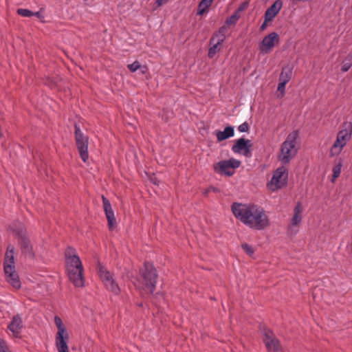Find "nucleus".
Wrapping results in <instances>:
<instances>
[{"label":"nucleus","mask_w":352,"mask_h":352,"mask_svg":"<svg viewBox=\"0 0 352 352\" xmlns=\"http://www.w3.org/2000/svg\"><path fill=\"white\" fill-rule=\"evenodd\" d=\"M231 210L236 219L252 229L263 230L270 225L265 210L256 205L234 202Z\"/></svg>","instance_id":"nucleus-1"},{"label":"nucleus","mask_w":352,"mask_h":352,"mask_svg":"<svg viewBox=\"0 0 352 352\" xmlns=\"http://www.w3.org/2000/svg\"><path fill=\"white\" fill-rule=\"evenodd\" d=\"M66 270L69 280L76 287L85 285L84 268L75 248L68 246L65 251Z\"/></svg>","instance_id":"nucleus-2"},{"label":"nucleus","mask_w":352,"mask_h":352,"mask_svg":"<svg viewBox=\"0 0 352 352\" xmlns=\"http://www.w3.org/2000/svg\"><path fill=\"white\" fill-rule=\"evenodd\" d=\"M14 250V246L11 245L8 246L4 257L3 269L7 282L14 288L19 289L21 281L15 270Z\"/></svg>","instance_id":"nucleus-3"},{"label":"nucleus","mask_w":352,"mask_h":352,"mask_svg":"<svg viewBox=\"0 0 352 352\" xmlns=\"http://www.w3.org/2000/svg\"><path fill=\"white\" fill-rule=\"evenodd\" d=\"M298 137V131H293L289 133L286 140L282 143L280 148V155L279 160L283 164H287L291 160L294 158L297 153L298 148L296 147V139Z\"/></svg>","instance_id":"nucleus-4"},{"label":"nucleus","mask_w":352,"mask_h":352,"mask_svg":"<svg viewBox=\"0 0 352 352\" xmlns=\"http://www.w3.org/2000/svg\"><path fill=\"white\" fill-rule=\"evenodd\" d=\"M139 273L142 283L149 292L153 294L158 278L157 272L154 265L148 261H145L143 266L140 268Z\"/></svg>","instance_id":"nucleus-5"},{"label":"nucleus","mask_w":352,"mask_h":352,"mask_svg":"<svg viewBox=\"0 0 352 352\" xmlns=\"http://www.w3.org/2000/svg\"><path fill=\"white\" fill-rule=\"evenodd\" d=\"M342 129L340 130L331 148V156H334L341 152L342 148L346 145V142L351 139L352 134V124L349 122H344L342 124Z\"/></svg>","instance_id":"nucleus-6"},{"label":"nucleus","mask_w":352,"mask_h":352,"mask_svg":"<svg viewBox=\"0 0 352 352\" xmlns=\"http://www.w3.org/2000/svg\"><path fill=\"white\" fill-rule=\"evenodd\" d=\"M74 136L80 157L84 162H86L89 158V137L81 131L79 125L76 123L74 124Z\"/></svg>","instance_id":"nucleus-7"},{"label":"nucleus","mask_w":352,"mask_h":352,"mask_svg":"<svg viewBox=\"0 0 352 352\" xmlns=\"http://www.w3.org/2000/svg\"><path fill=\"white\" fill-rule=\"evenodd\" d=\"M241 164L240 160L234 158L221 160L213 165V170L221 175L231 177L234 173V169L239 168Z\"/></svg>","instance_id":"nucleus-8"},{"label":"nucleus","mask_w":352,"mask_h":352,"mask_svg":"<svg viewBox=\"0 0 352 352\" xmlns=\"http://www.w3.org/2000/svg\"><path fill=\"white\" fill-rule=\"evenodd\" d=\"M288 172L283 166L278 168L273 174L270 187L272 191L280 189L287 184Z\"/></svg>","instance_id":"nucleus-9"},{"label":"nucleus","mask_w":352,"mask_h":352,"mask_svg":"<svg viewBox=\"0 0 352 352\" xmlns=\"http://www.w3.org/2000/svg\"><path fill=\"white\" fill-rule=\"evenodd\" d=\"M279 35L275 32H271L265 36L259 43V50L263 54H268L272 49L279 43Z\"/></svg>","instance_id":"nucleus-10"},{"label":"nucleus","mask_w":352,"mask_h":352,"mask_svg":"<svg viewBox=\"0 0 352 352\" xmlns=\"http://www.w3.org/2000/svg\"><path fill=\"white\" fill-rule=\"evenodd\" d=\"M262 332L263 333V342L267 350L277 352L280 349V341L274 336L273 331L267 328L265 326L263 327Z\"/></svg>","instance_id":"nucleus-11"},{"label":"nucleus","mask_w":352,"mask_h":352,"mask_svg":"<svg viewBox=\"0 0 352 352\" xmlns=\"http://www.w3.org/2000/svg\"><path fill=\"white\" fill-rule=\"evenodd\" d=\"M252 146L251 140L241 138L234 142V144L232 146V151L234 153L243 154L244 156L250 157L252 155Z\"/></svg>","instance_id":"nucleus-12"},{"label":"nucleus","mask_w":352,"mask_h":352,"mask_svg":"<svg viewBox=\"0 0 352 352\" xmlns=\"http://www.w3.org/2000/svg\"><path fill=\"white\" fill-rule=\"evenodd\" d=\"M102 200L105 215L108 221V226L110 230H112L116 226V220L114 216L109 200L104 195H102Z\"/></svg>","instance_id":"nucleus-13"},{"label":"nucleus","mask_w":352,"mask_h":352,"mask_svg":"<svg viewBox=\"0 0 352 352\" xmlns=\"http://www.w3.org/2000/svg\"><path fill=\"white\" fill-rule=\"evenodd\" d=\"M23 327V320L19 314L14 316L11 322L8 326V329L13 333L14 336L16 338L20 337Z\"/></svg>","instance_id":"nucleus-14"},{"label":"nucleus","mask_w":352,"mask_h":352,"mask_svg":"<svg viewBox=\"0 0 352 352\" xmlns=\"http://www.w3.org/2000/svg\"><path fill=\"white\" fill-rule=\"evenodd\" d=\"M283 3L282 0H276L265 11L264 17L267 21H273L275 16L279 13L283 7Z\"/></svg>","instance_id":"nucleus-15"},{"label":"nucleus","mask_w":352,"mask_h":352,"mask_svg":"<svg viewBox=\"0 0 352 352\" xmlns=\"http://www.w3.org/2000/svg\"><path fill=\"white\" fill-rule=\"evenodd\" d=\"M69 335L67 332L56 333V346L58 352H69L67 342L69 341Z\"/></svg>","instance_id":"nucleus-16"},{"label":"nucleus","mask_w":352,"mask_h":352,"mask_svg":"<svg viewBox=\"0 0 352 352\" xmlns=\"http://www.w3.org/2000/svg\"><path fill=\"white\" fill-rule=\"evenodd\" d=\"M302 204L298 201L294 207V215L291 220V223L289 226L288 231L292 230V226H298L302 221Z\"/></svg>","instance_id":"nucleus-17"},{"label":"nucleus","mask_w":352,"mask_h":352,"mask_svg":"<svg viewBox=\"0 0 352 352\" xmlns=\"http://www.w3.org/2000/svg\"><path fill=\"white\" fill-rule=\"evenodd\" d=\"M214 134L217 136V142H220L233 137L234 135V128L232 126L228 125L225 127L223 131L219 130L215 131Z\"/></svg>","instance_id":"nucleus-18"},{"label":"nucleus","mask_w":352,"mask_h":352,"mask_svg":"<svg viewBox=\"0 0 352 352\" xmlns=\"http://www.w3.org/2000/svg\"><path fill=\"white\" fill-rule=\"evenodd\" d=\"M228 30V27L226 24L219 28V30L214 32L210 38L209 41L210 44H212L214 41H215L216 38H217L218 41L223 43L226 39V33Z\"/></svg>","instance_id":"nucleus-19"},{"label":"nucleus","mask_w":352,"mask_h":352,"mask_svg":"<svg viewBox=\"0 0 352 352\" xmlns=\"http://www.w3.org/2000/svg\"><path fill=\"white\" fill-rule=\"evenodd\" d=\"M19 243L21 247V252L23 254L28 255L30 257L33 258L34 256L32 246L29 239L19 241Z\"/></svg>","instance_id":"nucleus-20"},{"label":"nucleus","mask_w":352,"mask_h":352,"mask_svg":"<svg viewBox=\"0 0 352 352\" xmlns=\"http://www.w3.org/2000/svg\"><path fill=\"white\" fill-rule=\"evenodd\" d=\"M292 67L289 65L283 67L278 80L284 82H288L291 80L292 76Z\"/></svg>","instance_id":"nucleus-21"},{"label":"nucleus","mask_w":352,"mask_h":352,"mask_svg":"<svg viewBox=\"0 0 352 352\" xmlns=\"http://www.w3.org/2000/svg\"><path fill=\"white\" fill-rule=\"evenodd\" d=\"M105 287L116 295H118L120 293V289L118 285L115 281L114 278L108 279L103 282Z\"/></svg>","instance_id":"nucleus-22"},{"label":"nucleus","mask_w":352,"mask_h":352,"mask_svg":"<svg viewBox=\"0 0 352 352\" xmlns=\"http://www.w3.org/2000/svg\"><path fill=\"white\" fill-rule=\"evenodd\" d=\"M98 273L102 283L108 280V279L113 278V275L108 271L100 263H98Z\"/></svg>","instance_id":"nucleus-23"},{"label":"nucleus","mask_w":352,"mask_h":352,"mask_svg":"<svg viewBox=\"0 0 352 352\" xmlns=\"http://www.w3.org/2000/svg\"><path fill=\"white\" fill-rule=\"evenodd\" d=\"M223 43V42L217 40L216 43L215 41H214L212 44H210L211 46L209 48L208 53V56L210 58H213L216 55V54L220 51V46Z\"/></svg>","instance_id":"nucleus-24"},{"label":"nucleus","mask_w":352,"mask_h":352,"mask_svg":"<svg viewBox=\"0 0 352 352\" xmlns=\"http://www.w3.org/2000/svg\"><path fill=\"white\" fill-rule=\"evenodd\" d=\"M213 0H201L198 5V15H203L204 12L208 9V8L211 6Z\"/></svg>","instance_id":"nucleus-25"},{"label":"nucleus","mask_w":352,"mask_h":352,"mask_svg":"<svg viewBox=\"0 0 352 352\" xmlns=\"http://www.w3.org/2000/svg\"><path fill=\"white\" fill-rule=\"evenodd\" d=\"M352 66V54H349L342 61V72H346Z\"/></svg>","instance_id":"nucleus-26"},{"label":"nucleus","mask_w":352,"mask_h":352,"mask_svg":"<svg viewBox=\"0 0 352 352\" xmlns=\"http://www.w3.org/2000/svg\"><path fill=\"white\" fill-rule=\"evenodd\" d=\"M240 18V15L234 12L230 17L227 18L225 24L229 27L230 25H234L236 24L238 20Z\"/></svg>","instance_id":"nucleus-27"},{"label":"nucleus","mask_w":352,"mask_h":352,"mask_svg":"<svg viewBox=\"0 0 352 352\" xmlns=\"http://www.w3.org/2000/svg\"><path fill=\"white\" fill-rule=\"evenodd\" d=\"M54 322L57 327V329H58V331L56 333H65L67 332V330H66V328L61 320V318L58 316H56L54 317Z\"/></svg>","instance_id":"nucleus-28"},{"label":"nucleus","mask_w":352,"mask_h":352,"mask_svg":"<svg viewBox=\"0 0 352 352\" xmlns=\"http://www.w3.org/2000/svg\"><path fill=\"white\" fill-rule=\"evenodd\" d=\"M58 77L51 78L47 77L44 80V84L48 86L51 89H54L57 87L58 85Z\"/></svg>","instance_id":"nucleus-29"},{"label":"nucleus","mask_w":352,"mask_h":352,"mask_svg":"<svg viewBox=\"0 0 352 352\" xmlns=\"http://www.w3.org/2000/svg\"><path fill=\"white\" fill-rule=\"evenodd\" d=\"M342 166V161L340 160L338 162V164H336L333 168V175H332V179H331L332 182H333L334 180L340 176V173H341Z\"/></svg>","instance_id":"nucleus-30"},{"label":"nucleus","mask_w":352,"mask_h":352,"mask_svg":"<svg viewBox=\"0 0 352 352\" xmlns=\"http://www.w3.org/2000/svg\"><path fill=\"white\" fill-rule=\"evenodd\" d=\"M16 13L24 17H30L33 16V12L28 9L19 8L16 10Z\"/></svg>","instance_id":"nucleus-31"},{"label":"nucleus","mask_w":352,"mask_h":352,"mask_svg":"<svg viewBox=\"0 0 352 352\" xmlns=\"http://www.w3.org/2000/svg\"><path fill=\"white\" fill-rule=\"evenodd\" d=\"M242 249L245 252V253L250 256H252L254 254V250L252 245L248 243H244L241 244Z\"/></svg>","instance_id":"nucleus-32"},{"label":"nucleus","mask_w":352,"mask_h":352,"mask_svg":"<svg viewBox=\"0 0 352 352\" xmlns=\"http://www.w3.org/2000/svg\"><path fill=\"white\" fill-rule=\"evenodd\" d=\"M127 67L131 72H135L138 69H139V68L140 67V64L139 61L135 60L133 63L129 64L127 65Z\"/></svg>","instance_id":"nucleus-33"},{"label":"nucleus","mask_w":352,"mask_h":352,"mask_svg":"<svg viewBox=\"0 0 352 352\" xmlns=\"http://www.w3.org/2000/svg\"><path fill=\"white\" fill-rule=\"evenodd\" d=\"M287 82H284L282 81H279V83L278 85L277 91L280 92L281 96L280 97H283L285 95V86Z\"/></svg>","instance_id":"nucleus-34"},{"label":"nucleus","mask_w":352,"mask_h":352,"mask_svg":"<svg viewBox=\"0 0 352 352\" xmlns=\"http://www.w3.org/2000/svg\"><path fill=\"white\" fill-rule=\"evenodd\" d=\"M16 234L19 239V241L28 239L26 233V230L20 229L16 231Z\"/></svg>","instance_id":"nucleus-35"},{"label":"nucleus","mask_w":352,"mask_h":352,"mask_svg":"<svg viewBox=\"0 0 352 352\" xmlns=\"http://www.w3.org/2000/svg\"><path fill=\"white\" fill-rule=\"evenodd\" d=\"M248 6H249V1H243V3H241L240 4V6L235 10V12L239 14V12H241L245 10V9H247Z\"/></svg>","instance_id":"nucleus-36"},{"label":"nucleus","mask_w":352,"mask_h":352,"mask_svg":"<svg viewBox=\"0 0 352 352\" xmlns=\"http://www.w3.org/2000/svg\"><path fill=\"white\" fill-rule=\"evenodd\" d=\"M239 131L241 133L248 132L249 130V124L247 122H243L238 126Z\"/></svg>","instance_id":"nucleus-37"},{"label":"nucleus","mask_w":352,"mask_h":352,"mask_svg":"<svg viewBox=\"0 0 352 352\" xmlns=\"http://www.w3.org/2000/svg\"><path fill=\"white\" fill-rule=\"evenodd\" d=\"M0 352H11L9 350L6 342L2 339L0 340Z\"/></svg>","instance_id":"nucleus-38"},{"label":"nucleus","mask_w":352,"mask_h":352,"mask_svg":"<svg viewBox=\"0 0 352 352\" xmlns=\"http://www.w3.org/2000/svg\"><path fill=\"white\" fill-rule=\"evenodd\" d=\"M139 69H140V73L142 74H146L148 73V68L147 65H140V67L139 68Z\"/></svg>","instance_id":"nucleus-39"},{"label":"nucleus","mask_w":352,"mask_h":352,"mask_svg":"<svg viewBox=\"0 0 352 352\" xmlns=\"http://www.w3.org/2000/svg\"><path fill=\"white\" fill-rule=\"evenodd\" d=\"M264 19H265L264 22L262 23V25L260 27L261 31L265 30L266 29V28L267 27V23L271 21H267L266 17H264Z\"/></svg>","instance_id":"nucleus-40"},{"label":"nucleus","mask_w":352,"mask_h":352,"mask_svg":"<svg viewBox=\"0 0 352 352\" xmlns=\"http://www.w3.org/2000/svg\"><path fill=\"white\" fill-rule=\"evenodd\" d=\"M33 16H35L40 19H44V16L41 14V11H38L36 12H33Z\"/></svg>","instance_id":"nucleus-41"},{"label":"nucleus","mask_w":352,"mask_h":352,"mask_svg":"<svg viewBox=\"0 0 352 352\" xmlns=\"http://www.w3.org/2000/svg\"><path fill=\"white\" fill-rule=\"evenodd\" d=\"M210 190H212V191H213V192H219V190L217 188L214 187V186H210V187L207 190V191L206 192V193H207V192H208V191H210Z\"/></svg>","instance_id":"nucleus-42"},{"label":"nucleus","mask_w":352,"mask_h":352,"mask_svg":"<svg viewBox=\"0 0 352 352\" xmlns=\"http://www.w3.org/2000/svg\"><path fill=\"white\" fill-rule=\"evenodd\" d=\"M167 0H156L155 3L158 6H160L163 4L164 1H166Z\"/></svg>","instance_id":"nucleus-43"},{"label":"nucleus","mask_w":352,"mask_h":352,"mask_svg":"<svg viewBox=\"0 0 352 352\" xmlns=\"http://www.w3.org/2000/svg\"><path fill=\"white\" fill-rule=\"evenodd\" d=\"M151 181L154 184H158L157 182V179L156 178H151Z\"/></svg>","instance_id":"nucleus-44"},{"label":"nucleus","mask_w":352,"mask_h":352,"mask_svg":"<svg viewBox=\"0 0 352 352\" xmlns=\"http://www.w3.org/2000/svg\"><path fill=\"white\" fill-rule=\"evenodd\" d=\"M138 306L140 307H143V303L142 302H140L138 304Z\"/></svg>","instance_id":"nucleus-45"},{"label":"nucleus","mask_w":352,"mask_h":352,"mask_svg":"<svg viewBox=\"0 0 352 352\" xmlns=\"http://www.w3.org/2000/svg\"><path fill=\"white\" fill-rule=\"evenodd\" d=\"M1 340V339L0 338V340Z\"/></svg>","instance_id":"nucleus-46"}]
</instances>
